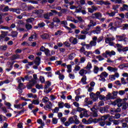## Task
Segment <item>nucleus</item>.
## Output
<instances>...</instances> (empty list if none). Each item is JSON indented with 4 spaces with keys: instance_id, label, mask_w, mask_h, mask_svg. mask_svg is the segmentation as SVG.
Segmentation results:
<instances>
[{
    "instance_id": "obj_1",
    "label": "nucleus",
    "mask_w": 128,
    "mask_h": 128,
    "mask_svg": "<svg viewBox=\"0 0 128 128\" xmlns=\"http://www.w3.org/2000/svg\"><path fill=\"white\" fill-rule=\"evenodd\" d=\"M114 106H116L117 104L118 108H120V106H122V110H126V103H123L122 102V99H118L116 100L112 104Z\"/></svg>"
},
{
    "instance_id": "obj_2",
    "label": "nucleus",
    "mask_w": 128,
    "mask_h": 128,
    "mask_svg": "<svg viewBox=\"0 0 128 128\" xmlns=\"http://www.w3.org/2000/svg\"><path fill=\"white\" fill-rule=\"evenodd\" d=\"M116 38L118 42H128V38H126V34L116 36Z\"/></svg>"
},
{
    "instance_id": "obj_3",
    "label": "nucleus",
    "mask_w": 128,
    "mask_h": 128,
    "mask_svg": "<svg viewBox=\"0 0 128 128\" xmlns=\"http://www.w3.org/2000/svg\"><path fill=\"white\" fill-rule=\"evenodd\" d=\"M98 76H100L99 80L106 82V78H108V74L106 72H102L100 75H98Z\"/></svg>"
},
{
    "instance_id": "obj_4",
    "label": "nucleus",
    "mask_w": 128,
    "mask_h": 128,
    "mask_svg": "<svg viewBox=\"0 0 128 128\" xmlns=\"http://www.w3.org/2000/svg\"><path fill=\"white\" fill-rule=\"evenodd\" d=\"M42 14H44V10H35L32 12V16L37 18V16H40Z\"/></svg>"
},
{
    "instance_id": "obj_5",
    "label": "nucleus",
    "mask_w": 128,
    "mask_h": 128,
    "mask_svg": "<svg viewBox=\"0 0 128 128\" xmlns=\"http://www.w3.org/2000/svg\"><path fill=\"white\" fill-rule=\"evenodd\" d=\"M102 16V13H100V12H96L92 14V18L94 20H100V18H101Z\"/></svg>"
},
{
    "instance_id": "obj_6",
    "label": "nucleus",
    "mask_w": 128,
    "mask_h": 128,
    "mask_svg": "<svg viewBox=\"0 0 128 128\" xmlns=\"http://www.w3.org/2000/svg\"><path fill=\"white\" fill-rule=\"evenodd\" d=\"M36 84V81L34 80H30L28 83L27 84V88L28 90H30Z\"/></svg>"
},
{
    "instance_id": "obj_7",
    "label": "nucleus",
    "mask_w": 128,
    "mask_h": 128,
    "mask_svg": "<svg viewBox=\"0 0 128 128\" xmlns=\"http://www.w3.org/2000/svg\"><path fill=\"white\" fill-rule=\"evenodd\" d=\"M82 122L84 124H90L94 122V119L92 118H90L88 120L86 118H83L82 120Z\"/></svg>"
},
{
    "instance_id": "obj_8",
    "label": "nucleus",
    "mask_w": 128,
    "mask_h": 128,
    "mask_svg": "<svg viewBox=\"0 0 128 128\" xmlns=\"http://www.w3.org/2000/svg\"><path fill=\"white\" fill-rule=\"evenodd\" d=\"M96 40H98V36H94L92 38V40L90 42L91 46H96Z\"/></svg>"
},
{
    "instance_id": "obj_9",
    "label": "nucleus",
    "mask_w": 128,
    "mask_h": 128,
    "mask_svg": "<svg viewBox=\"0 0 128 128\" xmlns=\"http://www.w3.org/2000/svg\"><path fill=\"white\" fill-rule=\"evenodd\" d=\"M96 26V22L94 21L93 20H90V23L88 25V28H86V30H90L92 26Z\"/></svg>"
},
{
    "instance_id": "obj_10",
    "label": "nucleus",
    "mask_w": 128,
    "mask_h": 128,
    "mask_svg": "<svg viewBox=\"0 0 128 128\" xmlns=\"http://www.w3.org/2000/svg\"><path fill=\"white\" fill-rule=\"evenodd\" d=\"M52 86V83L48 81L46 82V84L44 86V89L46 90V94H48L50 92H52V88H50V86Z\"/></svg>"
},
{
    "instance_id": "obj_11",
    "label": "nucleus",
    "mask_w": 128,
    "mask_h": 128,
    "mask_svg": "<svg viewBox=\"0 0 128 128\" xmlns=\"http://www.w3.org/2000/svg\"><path fill=\"white\" fill-rule=\"evenodd\" d=\"M80 118H82L84 116V118H88V111H86V108H84V110H83L80 114Z\"/></svg>"
},
{
    "instance_id": "obj_12",
    "label": "nucleus",
    "mask_w": 128,
    "mask_h": 128,
    "mask_svg": "<svg viewBox=\"0 0 128 128\" xmlns=\"http://www.w3.org/2000/svg\"><path fill=\"white\" fill-rule=\"evenodd\" d=\"M107 70L110 72H116L118 70V68L116 67H112L110 66H108L107 67Z\"/></svg>"
},
{
    "instance_id": "obj_13",
    "label": "nucleus",
    "mask_w": 128,
    "mask_h": 128,
    "mask_svg": "<svg viewBox=\"0 0 128 128\" xmlns=\"http://www.w3.org/2000/svg\"><path fill=\"white\" fill-rule=\"evenodd\" d=\"M90 98L92 100L93 102H96L98 100V97L96 95L94 92H91L90 94Z\"/></svg>"
},
{
    "instance_id": "obj_14",
    "label": "nucleus",
    "mask_w": 128,
    "mask_h": 128,
    "mask_svg": "<svg viewBox=\"0 0 128 128\" xmlns=\"http://www.w3.org/2000/svg\"><path fill=\"white\" fill-rule=\"evenodd\" d=\"M102 32V28L100 26H98L95 28V30H93L92 32L94 34H100Z\"/></svg>"
},
{
    "instance_id": "obj_15",
    "label": "nucleus",
    "mask_w": 128,
    "mask_h": 128,
    "mask_svg": "<svg viewBox=\"0 0 128 128\" xmlns=\"http://www.w3.org/2000/svg\"><path fill=\"white\" fill-rule=\"evenodd\" d=\"M92 101L90 100V98H86L84 99V106H90L92 104Z\"/></svg>"
},
{
    "instance_id": "obj_16",
    "label": "nucleus",
    "mask_w": 128,
    "mask_h": 128,
    "mask_svg": "<svg viewBox=\"0 0 128 128\" xmlns=\"http://www.w3.org/2000/svg\"><path fill=\"white\" fill-rule=\"evenodd\" d=\"M70 42L73 44H78V39L74 37H70L69 39Z\"/></svg>"
},
{
    "instance_id": "obj_17",
    "label": "nucleus",
    "mask_w": 128,
    "mask_h": 128,
    "mask_svg": "<svg viewBox=\"0 0 128 128\" xmlns=\"http://www.w3.org/2000/svg\"><path fill=\"white\" fill-rule=\"evenodd\" d=\"M116 38H114V37H112V38H107L105 40V42L106 44H109L110 42H112V41L114 40Z\"/></svg>"
},
{
    "instance_id": "obj_18",
    "label": "nucleus",
    "mask_w": 128,
    "mask_h": 128,
    "mask_svg": "<svg viewBox=\"0 0 128 128\" xmlns=\"http://www.w3.org/2000/svg\"><path fill=\"white\" fill-rule=\"evenodd\" d=\"M106 16H111V17H113L114 16H116V14H118V11L116 12H106Z\"/></svg>"
},
{
    "instance_id": "obj_19",
    "label": "nucleus",
    "mask_w": 128,
    "mask_h": 128,
    "mask_svg": "<svg viewBox=\"0 0 128 128\" xmlns=\"http://www.w3.org/2000/svg\"><path fill=\"white\" fill-rule=\"evenodd\" d=\"M86 70H90L92 68V65L90 62H88L86 66L85 67Z\"/></svg>"
},
{
    "instance_id": "obj_20",
    "label": "nucleus",
    "mask_w": 128,
    "mask_h": 128,
    "mask_svg": "<svg viewBox=\"0 0 128 128\" xmlns=\"http://www.w3.org/2000/svg\"><path fill=\"white\" fill-rule=\"evenodd\" d=\"M88 74V70H86L84 69H82L80 72H79V74L80 76H84V74Z\"/></svg>"
},
{
    "instance_id": "obj_21",
    "label": "nucleus",
    "mask_w": 128,
    "mask_h": 128,
    "mask_svg": "<svg viewBox=\"0 0 128 128\" xmlns=\"http://www.w3.org/2000/svg\"><path fill=\"white\" fill-rule=\"evenodd\" d=\"M120 12H124V10H128V6L124 4L123 6L120 8Z\"/></svg>"
},
{
    "instance_id": "obj_22",
    "label": "nucleus",
    "mask_w": 128,
    "mask_h": 128,
    "mask_svg": "<svg viewBox=\"0 0 128 128\" xmlns=\"http://www.w3.org/2000/svg\"><path fill=\"white\" fill-rule=\"evenodd\" d=\"M108 56H110V58H112V56H116V53L114 50H108Z\"/></svg>"
},
{
    "instance_id": "obj_23",
    "label": "nucleus",
    "mask_w": 128,
    "mask_h": 128,
    "mask_svg": "<svg viewBox=\"0 0 128 128\" xmlns=\"http://www.w3.org/2000/svg\"><path fill=\"white\" fill-rule=\"evenodd\" d=\"M10 12H16V14H20V9L11 8L10 9Z\"/></svg>"
},
{
    "instance_id": "obj_24",
    "label": "nucleus",
    "mask_w": 128,
    "mask_h": 128,
    "mask_svg": "<svg viewBox=\"0 0 128 128\" xmlns=\"http://www.w3.org/2000/svg\"><path fill=\"white\" fill-rule=\"evenodd\" d=\"M74 124H78L80 122V120H78V116L76 115H74Z\"/></svg>"
},
{
    "instance_id": "obj_25",
    "label": "nucleus",
    "mask_w": 128,
    "mask_h": 128,
    "mask_svg": "<svg viewBox=\"0 0 128 128\" xmlns=\"http://www.w3.org/2000/svg\"><path fill=\"white\" fill-rule=\"evenodd\" d=\"M52 102H48V103L46 106L45 110H50V108H52Z\"/></svg>"
},
{
    "instance_id": "obj_26",
    "label": "nucleus",
    "mask_w": 128,
    "mask_h": 128,
    "mask_svg": "<svg viewBox=\"0 0 128 128\" xmlns=\"http://www.w3.org/2000/svg\"><path fill=\"white\" fill-rule=\"evenodd\" d=\"M34 62L36 66H40V57H36Z\"/></svg>"
},
{
    "instance_id": "obj_27",
    "label": "nucleus",
    "mask_w": 128,
    "mask_h": 128,
    "mask_svg": "<svg viewBox=\"0 0 128 128\" xmlns=\"http://www.w3.org/2000/svg\"><path fill=\"white\" fill-rule=\"evenodd\" d=\"M116 46L117 48L118 52H122V44H116Z\"/></svg>"
},
{
    "instance_id": "obj_28",
    "label": "nucleus",
    "mask_w": 128,
    "mask_h": 128,
    "mask_svg": "<svg viewBox=\"0 0 128 128\" xmlns=\"http://www.w3.org/2000/svg\"><path fill=\"white\" fill-rule=\"evenodd\" d=\"M36 33H34V34L31 35V36H30L28 38L29 42H32V40H36Z\"/></svg>"
},
{
    "instance_id": "obj_29",
    "label": "nucleus",
    "mask_w": 128,
    "mask_h": 128,
    "mask_svg": "<svg viewBox=\"0 0 128 128\" xmlns=\"http://www.w3.org/2000/svg\"><path fill=\"white\" fill-rule=\"evenodd\" d=\"M52 22L54 23L56 22V24H58V23L60 22V18H58L55 16V17L53 18Z\"/></svg>"
},
{
    "instance_id": "obj_30",
    "label": "nucleus",
    "mask_w": 128,
    "mask_h": 128,
    "mask_svg": "<svg viewBox=\"0 0 128 128\" xmlns=\"http://www.w3.org/2000/svg\"><path fill=\"white\" fill-rule=\"evenodd\" d=\"M32 103L33 104H35L36 106H38V104H40V99L37 98L36 100H34L32 101Z\"/></svg>"
},
{
    "instance_id": "obj_31",
    "label": "nucleus",
    "mask_w": 128,
    "mask_h": 128,
    "mask_svg": "<svg viewBox=\"0 0 128 128\" xmlns=\"http://www.w3.org/2000/svg\"><path fill=\"white\" fill-rule=\"evenodd\" d=\"M99 70H100V68L96 66H94V69H93V72L94 74H97Z\"/></svg>"
},
{
    "instance_id": "obj_32",
    "label": "nucleus",
    "mask_w": 128,
    "mask_h": 128,
    "mask_svg": "<svg viewBox=\"0 0 128 128\" xmlns=\"http://www.w3.org/2000/svg\"><path fill=\"white\" fill-rule=\"evenodd\" d=\"M18 58H20V55L15 54L10 57V60H18Z\"/></svg>"
},
{
    "instance_id": "obj_33",
    "label": "nucleus",
    "mask_w": 128,
    "mask_h": 128,
    "mask_svg": "<svg viewBox=\"0 0 128 128\" xmlns=\"http://www.w3.org/2000/svg\"><path fill=\"white\" fill-rule=\"evenodd\" d=\"M44 52L46 56H50L52 54H50V50H48V48H46Z\"/></svg>"
},
{
    "instance_id": "obj_34",
    "label": "nucleus",
    "mask_w": 128,
    "mask_h": 128,
    "mask_svg": "<svg viewBox=\"0 0 128 128\" xmlns=\"http://www.w3.org/2000/svg\"><path fill=\"white\" fill-rule=\"evenodd\" d=\"M118 8H120V6L118 5H113L112 6V8L114 10V12H117V14L118 12Z\"/></svg>"
},
{
    "instance_id": "obj_35",
    "label": "nucleus",
    "mask_w": 128,
    "mask_h": 128,
    "mask_svg": "<svg viewBox=\"0 0 128 128\" xmlns=\"http://www.w3.org/2000/svg\"><path fill=\"white\" fill-rule=\"evenodd\" d=\"M37 122H38V124H40V126H45L44 122H43L42 120V119L37 120Z\"/></svg>"
},
{
    "instance_id": "obj_36",
    "label": "nucleus",
    "mask_w": 128,
    "mask_h": 128,
    "mask_svg": "<svg viewBox=\"0 0 128 128\" xmlns=\"http://www.w3.org/2000/svg\"><path fill=\"white\" fill-rule=\"evenodd\" d=\"M48 26L50 28H51V30H54V27L56 26L54 25V22H51L49 24H48Z\"/></svg>"
},
{
    "instance_id": "obj_37",
    "label": "nucleus",
    "mask_w": 128,
    "mask_h": 128,
    "mask_svg": "<svg viewBox=\"0 0 128 128\" xmlns=\"http://www.w3.org/2000/svg\"><path fill=\"white\" fill-rule=\"evenodd\" d=\"M84 56H87V58H88L90 54H92V51H86L84 52Z\"/></svg>"
},
{
    "instance_id": "obj_38",
    "label": "nucleus",
    "mask_w": 128,
    "mask_h": 128,
    "mask_svg": "<svg viewBox=\"0 0 128 128\" xmlns=\"http://www.w3.org/2000/svg\"><path fill=\"white\" fill-rule=\"evenodd\" d=\"M122 30H128V24H122Z\"/></svg>"
},
{
    "instance_id": "obj_39",
    "label": "nucleus",
    "mask_w": 128,
    "mask_h": 128,
    "mask_svg": "<svg viewBox=\"0 0 128 128\" xmlns=\"http://www.w3.org/2000/svg\"><path fill=\"white\" fill-rule=\"evenodd\" d=\"M41 38H42V40H46L47 38H48L49 35L48 34H44L41 35Z\"/></svg>"
},
{
    "instance_id": "obj_40",
    "label": "nucleus",
    "mask_w": 128,
    "mask_h": 128,
    "mask_svg": "<svg viewBox=\"0 0 128 128\" xmlns=\"http://www.w3.org/2000/svg\"><path fill=\"white\" fill-rule=\"evenodd\" d=\"M16 28L18 32H24V28H20V25H17L16 26Z\"/></svg>"
},
{
    "instance_id": "obj_41",
    "label": "nucleus",
    "mask_w": 128,
    "mask_h": 128,
    "mask_svg": "<svg viewBox=\"0 0 128 128\" xmlns=\"http://www.w3.org/2000/svg\"><path fill=\"white\" fill-rule=\"evenodd\" d=\"M74 58H76V54L72 53V54H69V56H68L69 60H74Z\"/></svg>"
},
{
    "instance_id": "obj_42",
    "label": "nucleus",
    "mask_w": 128,
    "mask_h": 128,
    "mask_svg": "<svg viewBox=\"0 0 128 128\" xmlns=\"http://www.w3.org/2000/svg\"><path fill=\"white\" fill-rule=\"evenodd\" d=\"M108 118H110V114L105 115L102 116L101 120H103L104 122V120H108Z\"/></svg>"
},
{
    "instance_id": "obj_43",
    "label": "nucleus",
    "mask_w": 128,
    "mask_h": 128,
    "mask_svg": "<svg viewBox=\"0 0 128 128\" xmlns=\"http://www.w3.org/2000/svg\"><path fill=\"white\" fill-rule=\"evenodd\" d=\"M16 22L17 26H24V22L22 20H16Z\"/></svg>"
},
{
    "instance_id": "obj_44",
    "label": "nucleus",
    "mask_w": 128,
    "mask_h": 128,
    "mask_svg": "<svg viewBox=\"0 0 128 128\" xmlns=\"http://www.w3.org/2000/svg\"><path fill=\"white\" fill-rule=\"evenodd\" d=\"M58 106L59 108H63L64 106V102H58Z\"/></svg>"
},
{
    "instance_id": "obj_45",
    "label": "nucleus",
    "mask_w": 128,
    "mask_h": 128,
    "mask_svg": "<svg viewBox=\"0 0 128 128\" xmlns=\"http://www.w3.org/2000/svg\"><path fill=\"white\" fill-rule=\"evenodd\" d=\"M14 108H18V109H20V110H22V104H14Z\"/></svg>"
},
{
    "instance_id": "obj_46",
    "label": "nucleus",
    "mask_w": 128,
    "mask_h": 128,
    "mask_svg": "<svg viewBox=\"0 0 128 128\" xmlns=\"http://www.w3.org/2000/svg\"><path fill=\"white\" fill-rule=\"evenodd\" d=\"M18 33L16 31H12V32L11 36H12V38H16L18 36Z\"/></svg>"
},
{
    "instance_id": "obj_47",
    "label": "nucleus",
    "mask_w": 128,
    "mask_h": 128,
    "mask_svg": "<svg viewBox=\"0 0 128 128\" xmlns=\"http://www.w3.org/2000/svg\"><path fill=\"white\" fill-rule=\"evenodd\" d=\"M26 30H32V26L30 24L27 23L26 24Z\"/></svg>"
},
{
    "instance_id": "obj_48",
    "label": "nucleus",
    "mask_w": 128,
    "mask_h": 128,
    "mask_svg": "<svg viewBox=\"0 0 128 128\" xmlns=\"http://www.w3.org/2000/svg\"><path fill=\"white\" fill-rule=\"evenodd\" d=\"M34 65V62H28L27 64H26V68H30V66Z\"/></svg>"
},
{
    "instance_id": "obj_49",
    "label": "nucleus",
    "mask_w": 128,
    "mask_h": 128,
    "mask_svg": "<svg viewBox=\"0 0 128 128\" xmlns=\"http://www.w3.org/2000/svg\"><path fill=\"white\" fill-rule=\"evenodd\" d=\"M49 100L50 99H48V98L46 96L44 97L42 99V101L43 102H44L45 104H46V102H48Z\"/></svg>"
},
{
    "instance_id": "obj_50",
    "label": "nucleus",
    "mask_w": 128,
    "mask_h": 128,
    "mask_svg": "<svg viewBox=\"0 0 128 128\" xmlns=\"http://www.w3.org/2000/svg\"><path fill=\"white\" fill-rule=\"evenodd\" d=\"M115 26H116V28H122V23L118 21H116L115 22Z\"/></svg>"
},
{
    "instance_id": "obj_51",
    "label": "nucleus",
    "mask_w": 128,
    "mask_h": 128,
    "mask_svg": "<svg viewBox=\"0 0 128 128\" xmlns=\"http://www.w3.org/2000/svg\"><path fill=\"white\" fill-rule=\"evenodd\" d=\"M96 58H98L100 62H102V60H104V58L100 55L96 56Z\"/></svg>"
},
{
    "instance_id": "obj_52",
    "label": "nucleus",
    "mask_w": 128,
    "mask_h": 128,
    "mask_svg": "<svg viewBox=\"0 0 128 128\" xmlns=\"http://www.w3.org/2000/svg\"><path fill=\"white\" fill-rule=\"evenodd\" d=\"M67 72H68L69 74L70 72H72V65L71 64H68L67 66Z\"/></svg>"
},
{
    "instance_id": "obj_53",
    "label": "nucleus",
    "mask_w": 128,
    "mask_h": 128,
    "mask_svg": "<svg viewBox=\"0 0 128 128\" xmlns=\"http://www.w3.org/2000/svg\"><path fill=\"white\" fill-rule=\"evenodd\" d=\"M86 36L80 34V35H79L78 38V40H86Z\"/></svg>"
},
{
    "instance_id": "obj_54",
    "label": "nucleus",
    "mask_w": 128,
    "mask_h": 128,
    "mask_svg": "<svg viewBox=\"0 0 128 128\" xmlns=\"http://www.w3.org/2000/svg\"><path fill=\"white\" fill-rule=\"evenodd\" d=\"M81 81L83 84H86V76H84L82 78L81 80Z\"/></svg>"
},
{
    "instance_id": "obj_55",
    "label": "nucleus",
    "mask_w": 128,
    "mask_h": 128,
    "mask_svg": "<svg viewBox=\"0 0 128 128\" xmlns=\"http://www.w3.org/2000/svg\"><path fill=\"white\" fill-rule=\"evenodd\" d=\"M104 40V37L102 36H100L98 38L97 37V42L100 44V42H102Z\"/></svg>"
},
{
    "instance_id": "obj_56",
    "label": "nucleus",
    "mask_w": 128,
    "mask_h": 128,
    "mask_svg": "<svg viewBox=\"0 0 128 128\" xmlns=\"http://www.w3.org/2000/svg\"><path fill=\"white\" fill-rule=\"evenodd\" d=\"M68 122L71 124H74V116L69 118Z\"/></svg>"
},
{
    "instance_id": "obj_57",
    "label": "nucleus",
    "mask_w": 128,
    "mask_h": 128,
    "mask_svg": "<svg viewBox=\"0 0 128 128\" xmlns=\"http://www.w3.org/2000/svg\"><path fill=\"white\" fill-rule=\"evenodd\" d=\"M102 56H104V58H108V50H106L105 52L102 53Z\"/></svg>"
},
{
    "instance_id": "obj_58",
    "label": "nucleus",
    "mask_w": 128,
    "mask_h": 128,
    "mask_svg": "<svg viewBox=\"0 0 128 128\" xmlns=\"http://www.w3.org/2000/svg\"><path fill=\"white\" fill-rule=\"evenodd\" d=\"M0 50H6L8 48V46L6 45L2 46L0 47Z\"/></svg>"
},
{
    "instance_id": "obj_59",
    "label": "nucleus",
    "mask_w": 128,
    "mask_h": 128,
    "mask_svg": "<svg viewBox=\"0 0 128 128\" xmlns=\"http://www.w3.org/2000/svg\"><path fill=\"white\" fill-rule=\"evenodd\" d=\"M36 88H38V90H42V88H44L42 85H40L38 84H36Z\"/></svg>"
},
{
    "instance_id": "obj_60",
    "label": "nucleus",
    "mask_w": 128,
    "mask_h": 128,
    "mask_svg": "<svg viewBox=\"0 0 128 128\" xmlns=\"http://www.w3.org/2000/svg\"><path fill=\"white\" fill-rule=\"evenodd\" d=\"M86 62V57L82 56L80 58V64H84Z\"/></svg>"
},
{
    "instance_id": "obj_61",
    "label": "nucleus",
    "mask_w": 128,
    "mask_h": 128,
    "mask_svg": "<svg viewBox=\"0 0 128 128\" xmlns=\"http://www.w3.org/2000/svg\"><path fill=\"white\" fill-rule=\"evenodd\" d=\"M52 122L54 124H58V119L56 118H52Z\"/></svg>"
},
{
    "instance_id": "obj_62",
    "label": "nucleus",
    "mask_w": 128,
    "mask_h": 128,
    "mask_svg": "<svg viewBox=\"0 0 128 128\" xmlns=\"http://www.w3.org/2000/svg\"><path fill=\"white\" fill-rule=\"evenodd\" d=\"M44 18H45V20H50V18L48 13L44 14Z\"/></svg>"
},
{
    "instance_id": "obj_63",
    "label": "nucleus",
    "mask_w": 128,
    "mask_h": 128,
    "mask_svg": "<svg viewBox=\"0 0 128 128\" xmlns=\"http://www.w3.org/2000/svg\"><path fill=\"white\" fill-rule=\"evenodd\" d=\"M86 50H92V47L90 45V43L89 44H86Z\"/></svg>"
},
{
    "instance_id": "obj_64",
    "label": "nucleus",
    "mask_w": 128,
    "mask_h": 128,
    "mask_svg": "<svg viewBox=\"0 0 128 128\" xmlns=\"http://www.w3.org/2000/svg\"><path fill=\"white\" fill-rule=\"evenodd\" d=\"M128 47H122L121 49V52H128Z\"/></svg>"
}]
</instances>
